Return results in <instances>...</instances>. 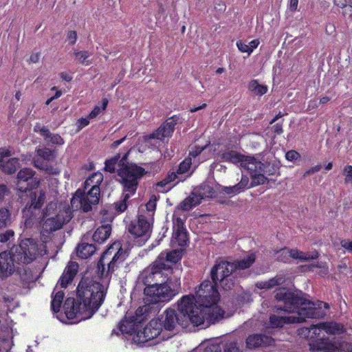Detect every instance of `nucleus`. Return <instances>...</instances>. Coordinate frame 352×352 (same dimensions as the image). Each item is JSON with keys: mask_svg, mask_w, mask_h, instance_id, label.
I'll return each instance as SVG.
<instances>
[{"mask_svg": "<svg viewBox=\"0 0 352 352\" xmlns=\"http://www.w3.org/2000/svg\"><path fill=\"white\" fill-rule=\"evenodd\" d=\"M153 219L151 216L140 214L137 220L131 221L128 227L129 232L137 239H140L139 245L144 244L151 236Z\"/></svg>", "mask_w": 352, "mask_h": 352, "instance_id": "nucleus-13", "label": "nucleus"}, {"mask_svg": "<svg viewBox=\"0 0 352 352\" xmlns=\"http://www.w3.org/2000/svg\"><path fill=\"white\" fill-rule=\"evenodd\" d=\"M320 169H321V166L320 165H316V166H315L314 167H311L309 170H307L305 173L304 176H307V175H311V174H313L314 173L318 172Z\"/></svg>", "mask_w": 352, "mask_h": 352, "instance_id": "nucleus-61", "label": "nucleus"}, {"mask_svg": "<svg viewBox=\"0 0 352 352\" xmlns=\"http://www.w3.org/2000/svg\"><path fill=\"white\" fill-rule=\"evenodd\" d=\"M144 294V300L148 304L168 302L175 295V289H171L166 283H158L146 286Z\"/></svg>", "mask_w": 352, "mask_h": 352, "instance_id": "nucleus-10", "label": "nucleus"}, {"mask_svg": "<svg viewBox=\"0 0 352 352\" xmlns=\"http://www.w3.org/2000/svg\"><path fill=\"white\" fill-rule=\"evenodd\" d=\"M107 286L98 282L83 278L77 287V302L68 298L63 305L68 319L90 318L102 304Z\"/></svg>", "mask_w": 352, "mask_h": 352, "instance_id": "nucleus-2", "label": "nucleus"}, {"mask_svg": "<svg viewBox=\"0 0 352 352\" xmlns=\"http://www.w3.org/2000/svg\"><path fill=\"white\" fill-rule=\"evenodd\" d=\"M285 281V278L282 275H278L270 280H265V281H261L258 282L256 284V286L258 289H272L275 286L281 285L284 283Z\"/></svg>", "mask_w": 352, "mask_h": 352, "instance_id": "nucleus-30", "label": "nucleus"}, {"mask_svg": "<svg viewBox=\"0 0 352 352\" xmlns=\"http://www.w3.org/2000/svg\"><path fill=\"white\" fill-rule=\"evenodd\" d=\"M225 352H240L236 343L229 344L225 349Z\"/></svg>", "mask_w": 352, "mask_h": 352, "instance_id": "nucleus-60", "label": "nucleus"}, {"mask_svg": "<svg viewBox=\"0 0 352 352\" xmlns=\"http://www.w3.org/2000/svg\"><path fill=\"white\" fill-rule=\"evenodd\" d=\"M63 298L64 293L63 292H57L54 295H52L51 304L54 312L57 313L60 311Z\"/></svg>", "mask_w": 352, "mask_h": 352, "instance_id": "nucleus-38", "label": "nucleus"}, {"mask_svg": "<svg viewBox=\"0 0 352 352\" xmlns=\"http://www.w3.org/2000/svg\"><path fill=\"white\" fill-rule=\"evenodd\" d=\"M78 269V265L76 262H70L66 267L62 276L60 278L59 283L61 287L65 288L67 285L73 280Z\"/></svg>", "mask_w": 352, "mask_h": 352, "instance_id": "nucleus-24", "label": "nucleus"}, {"mask_svg": "<svg viewBox=\"0 0 352 352\" xmlns=\"http://www.w3.org/2000/svg\"><path fill=\"white\" fill-rule=\"evenodd\" d=\"M298 5V0H289V8L292 11L297 10Z\"/></svg>", "mask_w": 352, "mask_h": 352, "instance_id": "nucleus-64", "label": "nucleus"}, {"mask_svg": "<svg viewBox=\"0 0 352 352\" xmlns=\"http://www.w3.org/2000/svg\"><path fill=\"white\" fill-rule=\"evenodd\" d=\"M40 58V54L38 52H34L30 56V62L36 63L38 62Z\"/></svg>", "mask_w": 352, "mask_h": 352, "instance_id": "nucleus-63", "label": "nucleus"}, {"mask_svg": "<svg viewBox=\"0 0 352 352\" xmlns=\"http://www.w3.org/2000/svg\"><path fill=\"white\" fill-rule=\"evenodd\" d=\"M344 331V327L336 322H324L318 325H313L309 329H302L300 334L305 335L309 340V346L311 351H322V352H334L336 344L329 342L325 338V333L338 334Z\"/></svg>", "mask_w": 352, "mask_h": 352, "instance_id": "nucleus-6", "label": "nucleus"}, {"mask_svg": "<svg viewBox=\"0 0 352 352\" xmlns=\"http://www.w3.org/2000/svg\"><path fill=\"white\" fill-rule=\"evenodd\" d=\"M253 186L252 183L250 184L248 177L242 175L241 181L237 184L233 186L224 187L223 191L228 195H236Z\"/></svg>", "mask_w": 352, "mask_h": 352, "instance_id": "nucleus-26", "label": "nucleus"}, {"mask_svg": "<svg viewBox=\"0 0 352 352\" xmlns=\"http://www.w3.org/2000/svg\"><path fill=\"white\" fill-rule=\"evenodd\" d=\"M14 262L17 263L12 250L11 254L6 252L0 253V277L6 278L12 274L15 270Z\"/></svg>", "mask_w": 352, "mask_h": 352, "instance_id": "nucleus-21", "label": "nucleus"}, {"mask_svg": "<svg viewBox=\"0 0 352 352\" xmlns=\"http://www.w3.org/2000/svg\"><path fill=\"white\" fill-rule=\"evenodd\" d=\"M341 246L348 252L352 253V240L344 239L340 242Z\"/></svg>", "mask_w": 352, "mask_h": 352, "instance_id": "nucleus-58", "label": "nucleus"}, {"mask_svg": "<svg viewBox=\"0 0 352 352\" xmlns=\"http://www.w3.org/2000/svg\"><path fill=\"white\" fill-rule=\"evenodd\" d=\"M194 299L190 296H184L178 302L177 309L180 316L176 314L172 309H166L159 319L162 328L166 331H173L177 325L183 328L188 327L190 322L195 326L204 324V317L198 314V310L194 306Z\"/></svg>", "mask_w": 352, "mask_h": 352, "instance_id": "nucleus-4", "label": "nucleus"}, {"mask_svg": "<svg viewBox=\"0 0 352 352\" xmlns=\"http://www.w3.org/2000/svg\"><path fill=\"white\" fill-rule=\"evenodd\" d=\"M236 46L241 52H246L248 54L252 53L248 43L247 44L242 41H239L236 42Z\"/></svg>", "mask_w": 352, "mask_h": 352, "instance_id": "nucleus-53", "label": "nucleus"}, {"mask_svg": "<svg viewBox=\"0 0 352 352\" xmlns=\"http://www.w3.org/2000/svg\"><path fill=\"white\" fill-rule=\"evenodd\" d=\"M108 102L109 101L107 98H103L102 100V106H96L89 114V118L93 119L99 115L102 111H104L107 108Z\"/></svg>", "mask_w": 352, "mask_h": 352, "instance_id": "nucleus-41", "label": "nucleus"}, {"mask_svg": "<svg viewBox=\"0 0 352 352\" xmlns=\"http://www.w3.org/2000/svg\"><path fill=\"white\" fill-rule=\"evenodd\" d=\"M255 258V254L250 253L245 258L238 261L237 267L241 270L248 268L254 262Z\"/></svg>", "mask_w": 352, "mask_h": 352, "instance_id": "nucleus-39", "label": "nucleus"}, {"mask_svg": "<svg viewBox=\"0 0 352 352\" xmlns=\"http://www.w3.org/2000/svg\"><path fill=\"white\" fill-rule=\"evenodd\" d=\"M31 202L23 210L24 226L25 228H31L35 224L41 223L43 221V229L46 232H53L62 228L64 223L71 219L69 210H60L54 215L53 212L56 210V204L51 202L46 206L43 214L40 208L45 200V192L42 190L32 192L30 194Z\"/></svg>", "mask_w": 352, "mask_h": 352, "instance_id": "nucleus-3", "label": "nucleus"}, {"mask_svg": "<svg viewBox=\"0 0 352 352\" xmlns=\"http://www.w3.org/2000/svg\"><path fill=\"white\" fill-rule=\"evenodd\" d=\"M173 230H185L184 227V219L181 217L173 216Z\"/></svg>", "mask_w": 352, "mask_h": 352, "instance_id": "nucleus-50", "label": "nucleus"}, {"mask_svg": "<svg viewBox=\"0 0 352 352\" xmlns=\"http://www.w3.org/2000/svg\"><path fill=\"white\" fill-rule=\"evenodd\" d=\"M136 165L126 164V155H125L122 159H120V155H117L113 157L106 160L104 170L109 173H114L116 170L118 173L119 169L125 170L128 167Z\"/></svg>", "mask_w": 352, "mask_h": 352, "instance_id": "nucleus-23", "label": "nucleus"}, {"mask_svg": "<svg viewBox=\"0 0 352 352\" xmlns=\"http://www.w3.org/2000/svg\"><path fill=\"white\" fill-rule=\"evenodd\" d=\"M103 180V175L94 173L85 182V189L90 188L87 193L81 189H78L71 200L74 210L82 209L84 212L90 211L92 206L98 204L100 199V184Z\"/></svg>", "mask_w": 352, "mask_h": 352, "instance_id": "nucleus-7", "label": "nucleus"}, {"mask_svg": "<svg viewBox=\"0 0 352 352\" xmlns=\"http://www.w3.org/2000/svg\"><path fill=\"white\" fill-rule=\"evenodd\" d=\"M175 122L173 119H168L163 124H162L157 130L153 134L146 137V140L149 144L155 146H160V143L166 138H169L175 127Z\"/></svg>", "mask_w": 352, "mask_h": 352, "instance_id": "nucleus-17", "label": "nucleus"}, {"mask_svg": "<svg viewBox=\"0 0 352 352\" xmlns=\"http://www.w3.org/2000/svg\"><path fill=\"white\" fill-rule=\"evenodd\" d=\"M345 184L352 186V166L346 165L343 170Z\"/></svg>", "mask_w": 352, "mask_h": 352, "instance_id": "nucleus-48", "label": "nucleus"}, {"mask_svg": "<svg viewBox=\"0 0 352 352\" xmlns=\"http://www.w3.org/2000/svg\"><path fill=\"white\" fill-rule=\"evenodd\" d=\"M334 4L343 9L342 12L345 11V7H347L346 0H334Z\"/></svg>", "mask_w": 352, "mask_h": 352, "instance_id": "nucleus-62", "label": "nucleus"}, {"mask_svg": "<svg viewBox=\"0 0 352 352\" xmlns=\"http://www.w3.org/2000/svg\"><path fill=\"white\" fill-rule=\"evenodd\" d=\"M275 298L283 306H276L270 316L267 327L279 328L286 324L302 322L307 318H316L318 314L316 305L286 288L276 290Z\"/></svg>", "mask_w": 352, "mask_h": 352, "instance_id": "nucleus-1", "label": "nucleus"}, {"mask_svg": "<svg viewBox=\"0 0 352 352\" xmlns=\"http://www.w3.org/2000/svg\"><path fill=\"white\" fill-rule=\"evenodd\" d=\"M314 267L319 269L318 273L321 276H324L328 274V268L322 263H320Z\"/></svg>", "mask_w": 352, "mask_h": 352, "instance_id": "nucleus-59", "label": "nucleus"}, {"mask_svg": "<svg viewBox=\"0 0 352 352\" xmlns=\"http://www.w3.org/2000/svg\"><path fill=\"white\" fill-rule=\"evenodd\" d=\"M214 284L209 280L201 283L196 291V296L189 295L194 299V306L198 310V314L204 317V322L208 326L223 318L224 311L217 305L219 300V295Z\"/></svg>", "mask_w": 352, "mask_h": 352, "instance_id": "nucleus-5", "label": "nucleus"}, {"mask_svg": "<svg viewBox=\"0 0 352 352\" xmlns=\"http://www.w3.org/2000/svg\"><path fill=\"white\" fill-rule=\"evenodd\" d=\"M214 146H208V145L204 146H193L191 147L190 151H189V157L185 159L179 166V168L177 170V174L182 175L184 173H186L190 168V164L192 163V158L195 160L196 157L200 154L204 149L208 148L209 150H212L214 151L216 148H212Z\"/></svg>", "mask_w": 352, "mask_h": 352, "instance_id": "nucleus-22", "label": "nucleus"}, {"mask_svg": "<svg viewBox=\"0 0 352 352\" xmlns=\"http://www.w3.org/2000/svg\"><path fill=\"white\" fill-rule=\"evenodd\" d=\"M243 156L235 151L227 149L221 153V159L223 162L240 164Z\"/></svg>", "mask_w": 352, "mask_h": 352, "instance_id": "nucleus-29", "label": "nucleus"}, {"mask_svg": "<svg viewBox=\"0 0 352 352\" xmlns=\"http://www.w3.org/2000/svg\"><path fill=\"white\" fill-rule=\"evenodd\" d=\"M34 131L35 132H39L45 138H47L50 135V131L48 129L40 124H36L34 126Z\"/></svg>", "mask_w": 352, "mask_h": 352, "instance_id": "nucleus-51", "label": "nucleus"}, {"mask_svg": "<svg viewBox=\"0 0 352 352\" xmlns=\"http://www.w3.org/2000/svg\"><path fill=\"white\" fill-rule=\"evenodd\" d=\"M166 269V265L164 263V258L160 255L157 259L150 265L145 268L139 275L138 281L148 286L153 283L164 281V270Z\"/></svg>", "mask_w": 352, "mask_h": 352, "instance_id": "nucleus-11", "label": "nucleus"}, {"mask_svg": "<svg viewBox=\"0 0 352 352\" xmlns=\"http://www.w3.org/2000/svg\"><path fill=\"white\" fill-rule=\"evenodd\" d=\"M156 201L157 197L155 195H152L149 201L145 205V208L147 211V214L145 215L146 217L151 216V217L153 219V217L156 208Z\"/></svg>", "mask_w": 352, "mask_h": 352, "instance_id": "nucleus-40", "label": "nucleus"}, {"mask_svg": "<svg viewBox=\"0 0 352 352\" xmlns=\"http://www.w3.org/2000/svg\"><path fill=\"white\" fill-rule=\"evenodd\" d=\"M133 326L134 322L133 321L124 320L120 322L119 329L122 333H131L133 329Z\"/></svg>", "mask_w": 352, "mask_h": 352, "instance_id": "nucleus-44", "label": "nucleus"}, {"mask_svg": "<svg viewBox=\"0 0 352 352\" xmlns=\"http://www.w3.org/2000/svg\"><path fill=\"white\" fill-rule=\"evenodd\" d=\"M188 236L186 230H174L171 238L173 246L183 247L186 245Z\"/></svg>", "mask_w": 352, "mask_h": 352, "instance_id": "nucleus-31", "label": "nucleus"}, {"mask_svg": "<svg viewBox=\"0 0 352 352\" xmlns=\"http://www.w3.org/2000/svg\"><path fill=\"white\" fill-rule=\"evenodd\" d=\"M14 232L12 230H6L0 233V243H10L14 241Z\"/></svg>", "mask_w": 352, "mask_h": 352, "instance_id": "nucleus-42", "label": "nucleus"}, {"mask_svg": "<svg viewBox=\"0 0 352 352\" xmlns=\"http://www.w3.org/2000/svg\"><path fill=\"white\" fill-rule=\"evenodd\" d=\"M300 157V154L294 150L289 151L285 154V158L289 162H295Z\"/></svg>", "mask_w": 352, "mask_h": 352, "instance_id": "nucleus-52", "label": "nucleus"}, {"mask_svg": "<svg viewBox=\"0 0 352 352\" xmlns=\"http://www.w3.org/2000/svg\"><path fill=\"white\" fill-rule=\"evenodd\" d=\"M90 119L91 118H89L88 116L87 118H81L79 120H78L76 124L78 131H79L82 129L87 126L89 124Z\"/></svg>", "mask_w": 352, "mask_h": 352, "instance_id": "nucleus-54", "label": "nucleus"}, {"mask_svg": "<svg viewBox=\"0 0 352 352\" xmlns=\"http://www.w3.org/2000/svg\"><path fill=\"white\" fill-rule=\"evenodd\" d=\"M334 352H352V344L349 342H342L337 346Z\"/></svg>", "mask_w": 352, "mask_h": 352, "instance_id": "nucleus-49", "label": "nucleus"}, {"mask_svg": "<svg viewBox=\"0 0 352 352\" xmlns=\"http://www.w3.org/2000/svg\"><path fill=\"white\" fill-rule=\"evenodd\" d=\"M177 175L175 173L169 174L166 178L157 183V186L163 188V190L166 191L170 190L177 183V182H175L174 184H172V182L175 181Z\"/></svg>", "mask_w": 352, "mask_h": 352, "instance_id": "nucleus-35", "label": "nucleus"}, {"mask_svg": "<svg viewBox=\"0 0 352 352\" xmlns=\"http://www.w3.org/2000/svg\"><path fill=\"white\" fill-rule=\"evenodd\" d=\"M34 166L36 168L44 170L49 174L52 175H57L59 173L60 170L57 167L52 166L47 164L46 162L40 160L39 159H36L34 160Z\"/></svg>", "mask_w": 352, "mask_h": 352, "instance_id": "nucleus-36", "label": "nucleus"}, {"mask_svg": "<svg viewBox=\"0 0 352 352\" xmlns=\"http://www.w3.org/2000/svg\"><path fill=\"white\" fill-rule=\"evenodd\" d=\"M162 332V324L157 320H152L142 329H140L132 334L133 341L141 344L157 337Z\"/></svg>", "mask_w": 352, "mask_h": 352, "instance_id": "nucleus-16", "label": "nucleus"}, {"mask_svg": "<svg viewBox=\"0 0 352 352\" xmlns=\"http://www.w3.org/2000/svg\"><path fill=\"white\" fill-rule=\"evenodd\" d=\"M202 199L203 197L200 193L195 190L181 203L180 207L183 210H189L199 204Z\"/></svg>", "mask_w": 352, "mask_h": 352, "instance_id": "nucleus-27", "label": "nucleus"}, {"mask_svg": "<svg viewBox=\"0 0 352 352\" xmlns=\"http://www.w3.org/2000/svg\"><path fill=\"white\" fill-rule=\"evenodd\" d=\"M19 166V160L12 157V153L8 148H0V169L8 175H12Z\"/></svg>", "mask_w": 352, "mask_h": 352, "instance_id": "nucleus-19", "label": "nucleus"}, {"mask_svg": "<svg viewBox=\"0 0 352 352\" xmlns=\"http://www.w3.org/2000/svg\"><path fill=\"white\" fill-rule=\"evenodd\" d=\"M113 256L108 263L107 273L112 272L119 264L122 263L128 256V250L124 248L120 242L113 243L102 255L98 263V272L103 274L105 266V260L109 256Z\"/></svg>", "mask_w": 352, "mask_h": 352, "instance_id": "nucleus-9", "label": "nucleus"}, {"mask_svg": "<svg viewBox=\"0 0 352 352\" xmlns=\"http://www.w3.org/2000/svg\"><path fill=\"white\" fill-rule=\"evenodd\" d=\"M95 251V246L89 243H82L76 248L77 256L82 259H85L91 256Z\"/></svg>", "mask_w": 352, "mask_h": 352, "instance_id": "nucleus-32", "label": "nucleus"}, {"mask_svg": "<svg viewBox=\"0 0 352 352\" xmlns=\"http://www.w3.org/2000/svg\"><path fill=\"white\" fill-rule=\"evenodd\" d=\"M12 250L14 251V258L18 263H30L38 254V245L32 239L22 240L18 246Z\"/></svg>", "mask_w": 352, "mask_h": 352, "instance_id": "nucleus-12", "label": "nucleus"}, {"mask_svg": "<svg viewBox=\"0 0 352 352\" xmlns=\"http://www.w3.org/2000/svg\"><path fill=\"white\" fill-rule=\"evenodd\" d=\"M45 140L52 144L62 145L64 144L63 139L59 135L52 134L50 132L48 137L45 138Z\"/></svg>", "mask_w": 352, "mask_h": 352, "instance_id": "nucleus-46", "label": "nucleus"}, {"mask_svg": "<svg viewBox=\"0 0 352 352\" xmlns=\"http://www.w3.org/2000/svg\"><path fill=\"white\" fill-rule=\"evenodd\" d=\"M77 39V34L75 31H69L67 34V40L71 45H74Z\"/></svg>", "mask_w": 352, "mask_h": 352, "instance_id": "nucleus-56", "label": "nucleus"}, {"mask_svg": "<svg viewBox=\"0 0 352 352\" xmlns=\"http://www.w3.org/2000/svg\"><path fill=\"white\" fill-rule=\"evenodd\" d=\"M350 4L345 7V11L343 12L344 19L352 21V0H349Z\"/></svg>", "mask_w": 352, "mask_h": 352, "instance_id": "nucleus-55", "label": "nucleus"}, {"mask_svg": "<svg viewBox=\"0 0 352 352\" xmlns=\"http://www.w3.org/2000/svg\"><path fill=\"white\" fill-rule=\"evenodd\" d=\"M74 55L80 63L85 65H89L90 64L89 60H87V58L90 56V54L88 52H75Z\"/></svg>", "mask_w": 352, "mask_h": 352, "instance_id": "nucleus-43", "label": "nucleus"}, {"mask_svg": "<svg viewBox=\"0 0 352 352\" xmlns=\"http://www.w3.org/2000/svg\"><path fill=\"white\" fill-rule=\"evenodd\" d=\"M240 166L246 170L252 179V186H258L265 183L266 177L265 165L252 156H243Z\"/></svg>", "mask_w": 352, "mask_h": 352, "instance_id": "nucleus-14", "label": "nucleus"}, {"mask_svg": "<svg viewBox=\"0 0 352 352\" xmlns=\"http://www.w3.org/2000/svg\"><path fill=\"white\" fill-rule=\"evenodd\" d=\"M11 212L6 208H0V228L10 226L12 223Z\"/></svg>", "mask_w": 352, "mask_h": 352, "instance_id": "nucleus-34", "label": "nucleus"}, {"mask_svg": "<svg viewBox=\"0 0 352 352\" xmlns=\"http://www.w3.org/2000/svg\"><path fill=\"white\" fill-rule=\"evenodd\" d=\"M145 173L144 169L138 166L128 167L126 170H118V176L123 186L122 199L116 204V208L119 212H124L126 206L127 199L133 195L136 191L138 181Z\"/></svg>", "mask_w": 352, "mask_h": 352, "instance_id": "nucleus-8", "label": "nucleus"}, {"mask_svg": "<svg viewBox=\"0 0 352 352\" xmlns=\"http://www.w3.org/2000/svg\"><path fill=\"white\" fill-rule=\"evenodd\" d=\"M248 88L254 94L258 96H262L267 91V87L263 85H260L256 80L250 82Z\"/></svg>", "mask_w": 352, "mask_h": 352, "instance_id": "nucleus-37", "label": "nucleus"}, {"mask_svg": "<svg viewBox=\"0 0 352 352\" xmlns=\"http://www.w3.org/2000/svg\"><path fill=\"white\" fill-rule=\"evenodd\" d=\"M111 227L107 223L99 227L93 234V240L98 243H103L110 236Z\"/></svg>", "mask_w": 352, "mask_h": 352, "instance_id": "nucleus-28", "label": "nucleus"}, {"mask_svg": "<svg viewBox=\"0 0 352 352\" xmlns=\"http://www.w3.org/2000/svg\"><path fill=\"white\" fill-rule=\"evenodd\" d=\"M199 351L204 350L203 352H221V347L219 344H211L206 346L205 344H202L199 346Z\"/></svg>", "mask_w": 352, "mask_h": 352, "instance_id": "nucleus-47", "label": "nucleus"}, {"mask_svg": "<svg viewBox=\"0 0 352 352\" xmlns=\"http://www.w3.org/2000/svg\"><path fill=\"white\" fill-rule=\"evenodd\" d=\"M236 268V265L233 263L227 261L217 263L211 270L213 283L217 285L219 283L223 289H230V285L227 286V278Z\"/></svg>", "mask_w": 352, "mask_h": 352, "instance_id": "nucleus-15", "label": "nucleus"}, {"mask_svg": "<svg viewBox=\"0 0 352 352\" xmlns=\"http://www.w3.org/2000/svg\"><path fill=\"white\" fill-rule=\"evenodd\" d=\"M272 342V339L271 337L254 334L247 338L246 346L247 348L252 349L263 345L270 344Z\"/></svg>", "mask_w": 352, "mask_h": 352, "instance_id": "nucleus-25", "label": "nucleus"}, {"mask_svg": "<svg viewBox=\"0 0 352 352\" xmlns=\"http://www.w3.org/2000/svg\"><path fill=\"white\" fill-rule=\"evenodd\" d=\"M318 256L317 252H303L296 249L283 248L277 252V259L283 262H288L291 258L300 261L316 259Z\"/></svg>", "mask_w": 352, "mask_h": 352, "instance_id": "nucleus-20", "label": "nucleus"}, {"mask_svg": "<svg viewBox=\"0 0 352 352\" xmlns=\"http://www.w3.org/2000/svg\"><path fill=\"white\" fill-rule=\"evenodd\" d=\"M34 172L28 168L21 169L17 174L16 188L21 191L34 188L38 185L39 181L34 177Z\"/></svg>", "mask_w": 352, "mask_h": 352, "instance_id": "nucleus-18", "label": "nucleus"}, {"mask_svg": "<svg viewBox=\"0 0 352 352\" xmlns=\"http://www.w3.org/2000/svg\"><path fill=\"white\" fill-rule=\"evenodd\" d=\"M55 157L56 155L54 151L47 148H40L36 149V156L34 157V160L39 159L41 161L44 160L47 162H50L54 160Z\"/></svg>", "mask_w": 352, "mask_h": 352, "instance_id": "nucleus-33", "label": "nucleus"}, {"mask_svg": "<svg viewBox=\"0 0 352 352\" xmlns=\"http://www.w3.org/2000/svg\"><path fill=\"white\" fill-rule=\"evenodd\" d=\"M10 193V190L8 187L4 184L0 185V201H2L4 198L8 196Z\"/></svg>", "mask_w": 352, "mask_h": 352, "instance_id": "nucleus-57", "label": "nucleus"}, {"mask_svg": "<svg viewBox=\"0 0 352 352\" xmlns=\"http://www.w3.org/2000/svg\"><path fill=\"white\" fill-rule=\"evenodd\" d=\"M167 261L176 263L182 258V252L179 250H173L168 253L166 256Z\"/></svg>", "mask_w": 352, "mask_h": 352, "instance_id": "nucleus-45", "label": "nucleus"}]
</instances>
